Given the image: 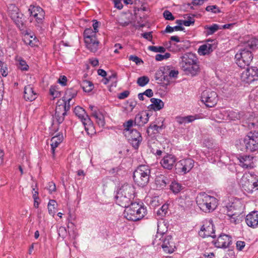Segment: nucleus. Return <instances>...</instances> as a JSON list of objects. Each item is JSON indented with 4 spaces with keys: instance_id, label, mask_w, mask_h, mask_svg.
Segmentation results:
<instances>
[{
    "instance_id": "nucleus-12",
    "label": "nucleus",
    "mask_w": 258,
    "mask_h": 258,
    "mask_svg": "<svg viewBox=\"0 0 258 258\" xmlns=\"http://www.w3.org/2000/svg\"><path fill=\"white\" fill-rule=\"evenodd\" d=\"M28 12L30 16L35 19L36 25L41 27L45 17V12L40 7L31 5Z\"/></svg>"
},
{
    "instance_id": "nucleus-35",
    "label": "nucleus",
    "mask_w": 258,
    "mask_h": 258,
    "mask_svg": "<svg viewBox=\"0 0 258 258\" xmlns=\"http://www.w3.org/2000/svg\"><path fill=\"white\" fill-rule=\"evenodd\" d=\"M57 204L56 202L54 200H49L47 208H48V213L50 215L52 216L53 217L55 215L56 213V208L57 207Z\"/></svg>"
},
{
    "instance_id": "nucleus-43",
    "label": "nucleus",
    "mask_w": 258,
    "mask_h": 258,
    "mask_svg": "<svg viewBox=\"0 0 258 258\" xmlns=\"http://www.w3.org/2000/svg\"><path fill=\"white\" fill-rule=\"evenodd\" d=\"M247 184V186L246 184L243 185V187L244 188L245 190H249L250 192H252L253 189L258 190V179L256 181L253 182L252 184H250L249 182L248 181Z\"/></svg>"
},
{
    "instance_id": "nucleus-55",
    "label": "nucleus",
    "mask_w": 258,
    "mask_h": 258,
    "mask_svg": "<svg viewBox=\"0 0 258 258\" xmlns=\"http://www.w3.org/2000/svg\"><path fill=\"white\" fill-rule=\"evenodd\" d=\"M155 78L156 80H158L161 82L164 81L163 73L161 70V67H160L156 72Z\"/></svg>"
},
{
    "instance_id": "nucleus-62",
    "label": "nucleus",
    "mask_w": 258,
    "mask_h": 258,
    "mask_svg": "<svg viewBox=\"0 0 258 258\" xmlns=\"http://www.w3.org/2000/svg\"><path fill=\"white\" fill-rule=\"evenodd\" d=\"M162 128V125L158 126L156 124H153V125L151 124L149 127L147 132L148 134H149L150 130H153V131H155L158 132L159 131V130H161Z\"/></svg>"
},
{
    "instance_id": "nucleus-23",
    "label": "nucleus",
    "mask_w": 258,
    "mask_h": 258,
    "mask_svg": "<svg viewBox=\"0 0 258 258\" xmlns=\"http://www.w3.org/2000/svg\"><path fill=\"white\" fill-rule=\"evenodd\" d=\"M149 114L147 112L138 113L136 115L135 123L139 126H143L149 121Z\"/></svg>"
},
{
    "instance_id": "nucleus-34",
    "label": "nucleus",
    "mask_w": 258,
    "mask_h": 258,
    "mask_svg": "<svg viewBox=\"0 0 258 258\" xmlns=\"http://www.w3.org/2000/svg\"><path fill=\"white\" fill-rule=\"evenodd\" d=\"M167 231V227L164 222H158L157 232L156 235H159V237L165 235V233Z\"/></svg>"
},
{
    "instance_id": "nucleus-51",
    "label": "nucleus",
    "mask_w": 258,
    "mask_h": 258,
    "mask_svg": "<svg viewBox=\"0 0 258 258\" xmlns=\"http://www.w3.org/2000/svg\"><path fill=\"white\" fill-rule=\"evenodd\" d=\"M161 70L163 73V77L164 81H168L169 79V66H165L161 67Z\"/></svg>"
},
{
    "instance_id": "nucleus-26",
    "label": "nucleus",
    "mask_w": 258,
    "mask_h": 258,
    "mask_svg": "<svg viewBox=\"0 0 258 258\" xmlns=\"http://www.w3.org/2000/svg\"><path fill=\"white\" fill-rule=\"evenodd\" d=\"M85 42L87 48L91 52H95L99 48V42L96 38L94 39L85 40Z\"/></svg>"
},
{
    "instance_id": "nucleus-21",
    "label": "nucleus",
    "mask_w": 258,
    "mask_h": 258,
    "mask_svg": "<svg viewBox=\"0 0 258 258\" xmlns=\"http://www.w3.org/2000/svg\"><path fill=\"white\" fill-rule=\"evenodd\" d=\"M24 94V97L27 101H32L37 97V94L31 85L25 86Z\"/></svg>"
},
{
    "instance_id": "nucleus-9",
    "label": "nucleus",
    "mask_w": 258,
    "mask_h": 258,
    "mask_svg": "<svg viewBox=\"0 0 258 258\" xmlns=\"http://www.w3.org/2000/svg\"><path fill=\"white\" fill-rule=\"evenodd\" d=\"M153 243L161 245L164 251L167 253L173 252L175 248L172 236L169 235L165 234L160 237L159 235H156Z\"/></svg>"
},
{
    "instance_id": "nucleus-42",
    "label": "nucleus",
    "mask_w": 258,
    "mask_h": 258,
    "mask_svg": "<svg viewBox=\"0 0 258 258\" xmlns=\"http://www.w3.org/2000/svg\"><path fill=\"white\" fill-rule=\"evenodd\" d=\"M9 13L11 18L15 17V15H18L19 13V10L17 7L15 5L11 4L8 7Z\"/></svg>"
},
{
    "instance_id": "nucleus-57",
    "label": "nucleus",
    "mask_w": 258,
    "mask_h": 258,
    "mask_svg": "<svg viewBox=\"0 0 258 258\" xmlns=\"http://www.w3.org/2000/svg\"><path fill=\"white\" fill-rule=\"evenodd\" d=\"M134 124V121L133 120H129L126 122H125L123 124V126L124 127V130L126 132H128L131 131V130L130 128L133 126Z\"/></svg>"
},
{
    "instance_id": "nucleus-27",
    "label": "nucleus",
    "mask_w": 258,
    "mask_h": 258,
    "mask_svg": "<svg viewBox=\"0 0 258 258\" xmlns=\"http://www.w3.org/2000/svg\"><path fill=\"white\" fill-rule=\"evenodd\" d=\"M70 108V107L68 106V105L63 103V102L58 101L56 106L55 114H56L57 116L58 114L66 115L67 111H68Z\"/></svg>"
},
{
    "instance_id": "nucleus-52",
    "label": "nucleus",
    "mask_w": 258,
    "mask_h": 258,
    "mask_svg": "<svg viewBox=\"0 0 258 258\" xmlns=\"http://www.w3.org/2000/svg\"><path fill=\"white\" fill-rule=\"evenodd\" d=\"M206 10L215 14L220 12L219 8L216 5L208 6L206 7Z\"/></svg>"
},
{
    "instance_id": "nucleus-59",
    "label": "nucleus",
    "mask_w": 258,
    "mask_h": 258,
    "mask_svg": "<svg viewBox=\"0 0 258 258\" xmlns=\"http://www.w3.org/2000/svg\"><path fill=\"white\" fill-rule=\"evenodd\" d=\"M130 60H132L136 63V64H139L141 63H143V60L139 57L136 55H131L128 58Z\"/></svg>"
},
{
    "instance_id": "nucleus-56",
    "label": "nucleus",
    "mask_w": 258,
    "mask_h": 258,
    "mask_svg": "<svg viewBox=\"0 0 258 258\" xmlns=\"http://www.w3.org/2000/svg\"><path fill=\"white\" fill-rule=\"evenodd\" d=\"M57 232L59 236L63 238L66 237L67 233V229L66 227L64 226L59 227V228L57 229Z\"/></svg>"
},
{
    "instance_id": "nucleus-16",
    "label": "nucleus",
    "mask_w": 258,
    "mask_h": 258,
    "mask_svg": "<svg viewBox=\"0 0 258 258\" xmlns=\"http://www.w3.org/2000/svg\"><path fill=\"white\" fill-rule=\"evenodd\" d=\"M216 45L213 40H208L206 43L201 45L198 50L200 55H208L216 48Z\"/></svg>"
},
{
    "instance_id": "nucleus-30",
    "label": "nucleus",
    "mask_w": 258,
    "mask_h": 258,
    "mask_svg": "<svg viewBox=\"0 0 258 258\" xmlns=\"http://www.w3.org/2000/svg\"><path fill=\"white\" fill-rule=\"evenodd\" d=\"M152 104L151 106L154 110H160L164 107V103L160 99L152 98L150 99Z\"/></svg>"
},
{
    "instance_id": "nucleus-37",
    "label": "nucleus",
    "mask_w": 258,
    "mask_h": 258,
    "mask_svg": "<svg viewBox=\"0 0 258 258\" xmlns=\"http://www.w3.org/2000/svg\"><path fill=\"white\" fill-rule=\"evenodd\" d=\"M23 41L26 44L29 45L32 47L35 46L37 42L36 38H33V36L28 34L25 35Z\"/></svg>"
},
{
    "instance_id": "nucleus-39",
    "label": "nucleus",
    "mask_w": 258,
    "mask_h": 258,
    "mask_svg": "<svg viewBox=\"0 0 258 258\" xmlns=\"http://www.w3.org/2000/svg\"><path fill=\"white\" fill-rule=\"evenodd\" d=\"M227 121L228 120H236L240 118V114L238 112L231 110H227Z\"/></svg>"
},
{
    "instance_id": "nucleus-40",
    "label": "nucleus",
    "mask_w": 258,
    "mask_h": 258,
    "mask_svg": "<svg viewBox=\"0 0 258 258\" xmlns=\"http://www.w3.org/2000/svg\"><path fill=\"white\" fill-rule=\"evenodd\" d=\"M81 87L83 90L86 92H91L94 88L93 83L87 80H85L82 82Z\"/></svg>"
},
{
    "instance_id": "nucleus-22",
    "label": "nucleus",
    "mask_w": 258,
    "mask_h": 258,
    "mask_svg": "<svg viewBox=\"0 0 258 258\" xmlns=\"http://www.w3.org/2000/svg\"><path fill=\"white\" fill-rule=\"evenodd\" d=\"M63 139V137L62 134H59L52 137L51 139V150L52 157L53 159L55 158V149L62 142Z\"/></svg>"
},
{
    "instance_id": "nucleus-46",
    "label": "nucleus",
    "mask_w": 258,
    "mask_h": 258,
    "mask_svg": "<svg viewBox=\"0 0 258 258\" xmlns=\"http://www.w3.org/2000/svg\"><path fill=\"white\" fill-rule=\"evenodd\" d=\"M183 30V28L180 25L174 27H171L169 25H167L165 30V32L166 33H171L174 31H182Z\"/></svg>"
},
{
    "instance_id": "nucleus-54",
    "label": "nucleus",
    "mask_w": 258,
    "mask_h": 258,
    "mask_svg": "<svg viewBox=\"0 0 258 258\" xmlns=\"http://www.w3.org/2000/svg\"><path fill=\"white\" fill-rule=\"evenodd\" d=\"M176 23L177 24L180 25H181L183 24L185 26H189L191 24L194 23V21L192 20L191 19L187 20H183V21L177 20H176Z\"/></svg>"
},
{
    "instance_id": "nucleus-44",
    "label": "nucleus",
    "mask_w": 258,
    "mask_h": 258,
    "mask_svg": "<svg viewBox=\"0 0 258 258\" xmlns=\"http://www.w3.org/2000/svg\"><path fill=\"white\" fill-rule=\"evenodd\" d=\"M16 60L18 62V67L22 71H27L28 69V66L26 61L21 57H17Z\"/></svg>"
},
{
    "instance_id": "nucleus-4",
    "label": "nucleus",
    "mask_w": 258,
    "mask_h": 258,
    "mask_svg": "<svg viewBox=\"0 0 258 258\" xmlns=\"http://www.w3.org/2000/svg\"><path fill=\"white\" fill-rule=\"evenodd\" d=\"M258 48V38H251L243 43V45L235 55V59H241L251 61L253 54L251 50Z\"/></svg>"
},
{
    "instance_id": "nucleus-29",
    "label": "nucleus",
    "mask_w": 258,
    "mask_h": 258,
    "mask_svg": "<svg viewBox=\"0 0 258 258\" xmlns=\"http://www.w3.org/2000/svg\"><path fill=\"white\" fill-rule=\"evenodd\" d=\"M12 19L14 21L18 27L21 29H23L25 21L22 13H19L18 15H15V18H12Z\"/></svg>"
},
{
    "instance_id": "nucleus-5",
    "label": "nucleus",
    "mask_w": 258,
    "mask_h": 258,
    "mask_svg": "<svg viewBox=\"0 0 258 258\" xmlns=\"http://www.w3.org/2000/svg\"><path fill=\"white\" fill-rule=\"evenodd\" d=\"M239 149L244 152H253L258 150V132L250 131L240 142Z\"/></svg>"
},
{
    "instance_id": "nucleus-48",
    "label": "nucleus",
    "mask_w": 258,
    "mask_h": 258,
    "mask_svg": "<svg viewBox=\"0 0 258 258\" xmlns=\"http://www.w3.org/2000/svg\"><path fill=\"white\" fill-rule=\"evenodd\" d=\"M149 50L155 52H164L166 51V47L163 46H149L148 47Z\"/></svg>"
},
{
    "instance_id": "nucleus-63",
    "label": "nucleus",
    "mask_w": 258,
    "mask_h": 258,
    "mask_svg": "<svg viewBox=\"0 0 258 258\" xmlns=\"http://www.w3.org/2000/svg\"><path fill=\"white\" fill-rule=\"evenodd\" d=\"M130 94V92L127 90L124 91L118 95V98L120 99H123L127 98Z\"/></svg>"
},
{
    "instance_id": "nucleus-61",
    "label": "nucleus",
    "mask_w": 258,
    "mask_h": 258,
    "mask_svg": "<svg viewBox=\"0 0 258 258\" xmlns=\"http://www.w3.org/2000/svg\"><path fill=\"white\" fill-rule=\"evenodd\" d=\"M47 189L49 191V194H52L53 192L56 190V186L54 183L53 182H50L48 184Z\"/></svg>"
},
{
    "instance_id": "nucleus-10",
    "label": "nucleus",
    "mask_w": 258,
    "mask_h": 258,
    "mask_svg": "<svg viewBox=\"0 0 258 258\" xmlns=\"http://www.w3.org/2000/svg\"><path fill=\"white\" fill-rule=\"evenodd\" d=\"M201 98L202 102L207 107H214L218 100L217 93L210 89L203 91L201 93Z\"/></svg>"
},
{
    "instance_id": "nucleus-20",
    "label": "nucleus",
    "mask_w": 258,
    "mask_h": 258,
    "mask_svg": "<svg viewBox=\"0 0 258 258\" xmlns=\"http://www.w3.org/2000/svg\"><path fill=\"white\" fill-rule=\"evenodd\" d=\"M246 224L252 228L258 227V211H253L246 216Z\"/></svg>"
},
{
    "instance_id": "nucleus-7",
    "label": "nucleus",
    "mask_w": 258,
    "mask_h": 258,
    "mask_svg": "<svg viewBox=\"0 0 258 258\" xmlns=\"http://www.w3.org/2000/svg\"><path fill=\"white\" fill-rule=\"evenodd\" d=\"M150 169L148 166L141 165L139 166L133 174L135 182L140 186H144L149 181Z\"/></svg>"
},
{
    "instance_id": "nucleus-32",
    "label": "nucleus",
    "mask_w": 258,
    "mask_h": 258,
    "mask_svg": "<svg viewBox=\"0 0 258 258\" xmlns=\"http://www.w3.org/2000/svg\"><path fill=\"white\" fill-rule=\"evenodd\" d=\"M93 117H94L96 120V122L100 126L103 127L105 125V121L104 116L100 111L99 112H94Z\"/></svg>"
},
{
    "instance_id": "nucleus-17",
    "label": "nucleus",
    "mask_w": 258,
    "mask_h": 258,
    "mask_svg": "<svg viewBox=\"0 0 258 258\" xmlns=\"http://www.w3.org/2000/svg\"><path fill=\"white\" fill-rule=\"evenodd\" d=\"M128 134L129 140L133 147L136 149H138L142 140L141 134L136 130H132Z\"/></svg>"
},
{
    "instance_id": "nucleus-24",
    "label": "nucleus",
    "mask_w": 258,
    "mask_h": 258,
    "mask_svg": "<svg viewBox=\"0 0 258 258\" xmlns=\"http://www.w3.org/2000/svg\"><path fill=\"white\" fill-rule=\"evenodd\" d=\"M197 118V115H187L186 116H177L175 119L178 124L181 125L191 122Z\"/></svg>"
},
{
    "instance_id": "nucleus-3",
    "label": "nucleus",
    "mask_w": 258,
    "mask_h": 258,
    "mask_svg": "<svg viewBox=\"0 0 258 258\" xmlns=\"http://www.w3.org/2000/svg\"><path fill=\"white\" fill-rule=\"evenodd\" d=\"M181 59L180 65L185 74L192 76L197 75L200 68L195 54L191 52L186 53L181 57Z\"/></svg>"
},
{
    "instance_id": "nucleus-1",
    "label": "nucleus",
    "mask_w": 258,
    "mask_h": 258,
    "mask_svg": "<svg viewBox=\"0 0 258 258\" xmlns=\"http://www.w3.org/2000/svg\"><path fill=\"white\" fill-rule=\"evenodd\" d=\"M137 196L134 186L124 183L117 190L115 197L116 203L121 207H126L134 201Z\"/></svg>"
},
{
    "instance_id": "nucleus-14",
    "label": "nucleus",
    "mask_w": 258,
    "mask_h": 258,
    "mask_svg": "<svg viewBox=\"0 0 258 258\" xmlns=\"http://www.w3.org/2000/svg\"><path fill=\"white\" fill-rule=\"evenodd\" d=\"M199 234L203 238L208 237H215L214 224L212 220H207L204 222L203 225L201 228Z\"/></svg>"
},
{
    "instance_id": "nucleus-60",
    "label": "nucleus",
    "mask_w": 258,
    "mask_h": 258,
    "mask_svg": "<svg viewBox=\"0 0 258 258\" xmlns=\"http://www.w3.org/2000/svg\"><path fill=\"white\" fill-rule=\"evenodd\" d=\"M163 16L166 20H173L174 19V17L172 13L167 10L164 12Z\"/></svg>"
},
{
    "instance_id": "nucleus-6",
    "label": "nucleus",
    "mask_w": 258,
    "mask_h": 258,
    "mask_svg": "<svg viewBox=\"0 0 258 258\" xmlns=\"http://www.w3.org/2000/svg\"><path fill=\"white\" fill-rule=\"evenodd\" d=\"M197 203L200 209L204 212L210 213L217 206V200L205 192L199 194L197 197Z\"/></svg>"
},
{
    "instance_id": "nucleus-13",
    "label": "nucleus",
    "mask_w": 258,
    "mask_h": 258,
    "mask_svg": "<svg viewBox=\"0 0 258 258\" xmlns=\"http://www.w3.org/2000/svg\"><path fill=\"white\" fill-rule=\"evenodd\" d=\"M195 162L190 158L183 159L175 164V169L177 172L186 174L189 172L194 166Z\"/></svg>"
},
{
    "instance_id": "nucleus-11",
    "label": "nucleus",
    "mask_w": 258,
    "mask_h": 258,
    "mask_svg": "<svg viewBox=\"0 0 258 258\" xmlns=\"http://www.w3.org/2000/svg\"><path fill=\"white\" fill-rule=\"evenodd\" d=\"M242 82L250 84L258 79V68L255 67L247 68L240 76Z\"/></svg>"
},
{
    "instance_id": "nucleus-8",
    "label": "nucleus",
    "mask_w": 258,
    "mask_h": 258,
    "mask_svg": "<svg viewBox=\"0 0 258 258\" xmlns=\"http://www.w3.org/2000/svg\"><path fill=\"white\" fill-rule=\"evenodd\" d=\"M74 112L76 116L81 120L85 131L88 135H93L95 133L93 122L83 108L80 106L76 107L74 109Z\"/></svg>"
},
{
    "instance_id": "nucleus-31",
    "label": "nucleus",
    "mask_w": 258,
    "mask_h": 258,
    "mask_svg": "<svg viewBox=\"0 0 258 258\" xmlns=\"http://www.w3.org/2000/svg\"><path fill=\"white\" fill-rule=\"evenodd\" d=\"M169 181L168 179L163 175L157 177L155 180V183L157 187L158 188H163L166 186L167 184L169 183Z\"/></svg>"
},
{
    "instance_id": "nucleus-2",
    "label": "nucleus",
    "mask_w": 258,
    "mask_h": 258,
    "mask_svg": "<svg viewBox=\"0 0 258 258\" xmlns=\"http://www.w3.org/2000/svg\"><path fill=\"white\" fill-rule=\"evenodd\" d=\"M125 208L124 217L128 220L136 221L142 219L147 213L146 208L140 202H132Z\"/></svg>"
},
{
    "instance_id": "nucleus-53",
    "label": "nucleus",
    "mask_w": 258,
    "mask_h": 258,
    "mask_svg": "<svg viewBox=\"0 0 258 258\" xmlns=\"http://www.w3.org/2000/svg\"><path fill=\"white\" fill-rule=\"evenodd\" d=\"M171 54L168 52L165 53L164 54H158L155 56V59L157 61H161L163 59H166L169 58Z\"/></svg>"
},
{
    "instance_id": "nucleus-38",
    "label": "nucleus",
    "mask_w": 258,
    "mask_h": 258,
    "mask_svg": "<svg viewBox=\"0 0 258 258\" xmlns=\"http://www.w3.org/2000/svg\"><path fill=\"white\" fill-rule=\"evenodd\" d=\"M219 28V25L217 24H214L211 26L206 25L205 26V29L206 30V34L208 35H212Z\"/></svg>"
},
{
    "instance_id": "nucleus-15",
    "label": "nucleus",
    "mask_w": 258,
    "mask_h": 258,
    "mask_svg": "<svg viewBox=\"0 0 258 258\" xmlns=\"http://www.w3.org/2000/svg\"><path fill=\"white\" fill-rule=\"evenodd\" d=\"M164 45L168 51L175 53L184 51L190 46L187 41H181L178 43L169 41L166 42Z\"/></svg>"
},
{
    "instance_id": "nucleus-47",
    "label": "nucleus",
    "mask_w": 258,
    "mask_h": 258,
    "mask_svg": "<svg viewBox=\"0 0 258 258\" xmlns=\"http://www.w3.org/2000/svg\"><path fill=\"white\" fill-rule=\"evenodd\" d=\"M149 82V79L147 76H143L139 78L137 80V84L139 86L144 87Z\"/></svg>"
},
{
    "instance_id": "nucleus-49",
    "label": "nucleus",
    "mask_w": 258,
    "mask_h": 258,
    "mask_svg": "<svg viewBox=\"0 0 258 258\" xmlns=\"http://www.w3.org/2000/svg\"><path fill=\"white\" fill-rule=\"evenodd\" d=\"M170 189L174 193H178L181 189V186L177 182H172L170 185Z\"/></svg>"
},
{
    "instance_id": "nucleus-50",
    "label": "nucleus",
    "mask_w": 258,
    "mask_h": 258,
    "mask_svg": "<svg viewBox=\"0 0 258 258\" xmlns=\"http://www.w3.org/2000/svg\"><path fill=\"white\" fill-rule=\"evenodd\" d=\"M168 209V204H164L160 208V209L158 211L157 214L160 215L162 217L164 216L167 213Z\"/></svg>"
},
{
    "instance_id": "nucleus-41",
    "label": "nucleus",
    "mask_w": 258,
    "mask_h": 258,
    "mask_svg": "<svg viewBox=\"0 0 258 258\" xmlns=\"http://www.w3.org/2000/svg\"><path fill=\"white\" fill-rule=\"evenodd\" d=\"M225 234H220L218 237L217 240L214 242L215 246L218 248H225L226 241L223 238Z\"/></svg>"
},
{
    "instance_id": "nucleus-18",
    "label": "nucleus",
    "mask_w": 258,
    "mask_h": 258,
    "mask_svg": "<svg viewBox=\"0 0 258 258\" xmlns=\"http://www.w3.org/2000/svg\"><path fill=\"white\" fill-rule=\"evenodd\" d=\"M176 158L174 156L168 154L165 156L161 160L160 164L162 166L167 169H172V168L175 167Z\"/></svg>"
},
{
    "instance_id": "nucleus-58",
    "label": "nucleus",
    "mask_w": 258,
    "mask_h": 258,
    "mask_svg": "<svg viewBox=\"0 0 258 258\" xmlns=\"http://www.w3.org/2000/svg\"><path fill=\"white\" fill-rule=\"evenodd\" d=\"M178 71L177 70H173L169 66V78H176L178 75Z\"/></svg>"
},
{
    "instance_id": "nucleus-28",
    "label": "nucleus",
    "mask_w": 258,
    "mask_h": 258,
    "mask_svg": "<svg viewBox=\"0 0 258 258\" xmlns=\"http://www.w3.org/2000/svg\"><path fill=\"white\" fill-rule=\"evenodd\" d=\"M227 220L229 221L230 224L233 225L239 224L241 221L239 214L236 212L233 214L227 213Z\"/></svg>"
},
{
    "instance_id": "nucleus-33",
    "label": "nucleus",
    "mask_w": 258,
    "mask_h": 258,
    "mask_svg": "<svg viewBox=\"0 0 258 258\" xmlns=\"http://www.w3.org/2000/svg\"><path fill=\"white\" fill-rule=\"evenodd\" d=\"M178 204L183 208H186L191 205V201L186 197H180L177 199Z\"/></svg>"
},
{
    "instance_id": "nucleus-45",
    "label": "nucleus",
    "mask_w": 258,
    "mask_h": 258,
    "mask_svg": "<svg viewBox=\"0 0 258 258\" xmlns=\"http://www.w3.org/2000/svg\"><path fill=\"white\" fill-rule=\"evenodd\" d=\"M235 62L237 66L241 68L244 69L246 67H248L251 61L249 60L241 59H235Z\"/></svg>"
},
{
    "instance_id": "nucleus-64",
    "label": "nucleus",
    "mask_w": 258,
    "mask_h": 258,
    "mask_svg": "<svg viewBox=\"0 0 258 258\" xmlns=\"http://www.w3.org/2000/svg\"><path fill=\"white\" fill-rule=\"evenodd\" d=\"M236 248L237 249L240 251L244 247L245 243L244 241H237L236 242Z\"/></svg>"
},
{
    "instance_id": "nucleus-36",
    "label": "nucleus",
    "mask_w": 258,
    "mask_h": 258,
    "mask_svg": "<svg viewBox=\"0 0 258 258\" xmlns=\"http://www.w3.org/2000/svg\"><path fill=\"white\" fill-rule=\"evenodd\" d=\"M96 31H94L92 28H87L84 32V39H91L96 38Z\"/></svg>"
},
{
    "instance_id": "nucleus-19",
    "label": "nucleus",
    "mask_w": 258,
    "mask_h": 258,
    "mask_svg": "<svg viewBox=\"0 0 258 258\" xmlns=\"http://www.w3.org/2000/svg\"><path fill=\"white\" fill-rule=\"evenodd\" d=\"M77 94V90L70 88L67 90L65 94L62 98V101L68 105V106L71 107L75 103L73 99L76 97Z\"/></svg>"
},
{
    "instance_id": "nucleus-25",
    "label": "nucleus",
    "mask_w": 258,
    "mask_h": 258,
    "mask_svg": "<svg viewBox=\"0 0 258 258\" xmlns=\"http://www.w3.org/2000/svg\"><path fill=\"white\" fill-rule=\"evenodd\" d=\"M252 159L253 157L250 156H240L238 159L239 161V165L243 168H252Z\"/></svg>"
}]
</instances>
